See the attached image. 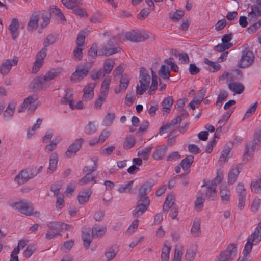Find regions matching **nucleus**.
Listing matches in <instances>:
<instances>
[{"label":"nucleus","instance_id":"25","mask_svg":"<svg viewBox=\"0 0 261 261\" xmlns=\"http://www.w3.org/2000/svg\"><path fill=\"white\" fill-rule=\"evenodd\" d=\"M167 150L166 147L158 146L152 154L153 158L156 160H162L164 157Z\"/></svg>","mask_w":261,"mask_h":261},{"label":"nucleus","instance_id":"64","mask_svg":"<svg viewBox=\"0 0 261 261\" xmlns=\"http://www.w3.org/2000/svg\"><path fill=\"white\" fill-rule=\"evenodd\" d=\"M184 12L181 10H177L171 17L175 22L178 21L184 16Z\"/></svg>","mask_w":261,"mask_h":261},{"label":"nucleus","instance_id":"44","mask_svg":"<svg viewBox=\"0 0 261 261\" xmlns=\"http://www.w3.org/2000/svg\"><path fill=\"white\" fill-rule=\"evenodd\" d=\"M251 190L253 193H261V178L252 181Z\"/></svg>","mask_w":261,"mask_h":261},{"label":"nucleus","instance_id":"45","mask_svg":"<svg viewBox=\"0 0 261 261\" xmlns=\"http://www.w3.org/2000/svg\"><path fill=\"white\" fill-rule=\"evenodd\" d=\"M255 150L251 146L247 145L244 149L243 161H248L253 156Z\"/></svg>","mask_w":261,"mask_h":261},{"label":"nucleus","instance_id":"42","mask_svg":"<svg viewBox=\"0 0 261 261\" xmlns=\"http://www.w3.org/2000/svg\"><path fill=\"white\" fill-rule=\"evenodd\" d=\"M151 149L152 147L148 146L144 149L139 150L137 152V155L143 160H147L151 153Z\"/></svg>","mask_w":261,"mask_h":261},{"label":"nucleus","instance_id":"40","mask_svg":"<svg viewBox=\"0 0 261 261\" xmlns=\"http://www.w3.org/2000/svg\"><path fill=\"white\" fill-rule=\"evenodd\" d=\"M193 162L194 156L192 155H189L181 161L180 166L184 170H187L190 168Z\"/></svg>","mask_w":261,"mask_h":261},{"label":"nucleus","instance_id":"32","mask_svg":"<svg viewBox=\"0 0 261 261\" xmlns=\"http://www.w3.org/2000/svg\"><path fill=\"white\" fill-rule=\"evenodd\" d=\"M107 231V228L106 226L98 227L94 226L93 227L92 229V237L94 238H97L101 237L103 236Z\"/></svg>","mask_w":261,"mask_h":261},{"label":"nucleus","instance_id":"12","mask_svg":"<svg viewBox=\"0 0 261 261\" xmlns=\"http://www.w3.org/2000/svg\"><path fill=\"white\" fill-rule=\"evenodd\" d=\"M32 88L34 90L41 91L49 88L50 86L44 75L37 76L30 84Z\"/></svg>","mask_w":261,"mask_h":261},{"label":"nucleus","instance_id":"21","mask_svg":"<svg viewBox=\"0 0 261 261\" xmlns=\"http://www.w3.org/2000/svg\"><path fill=\"white\" fill-rule=\"evenodd\" d=\"M19 23L18 20L15 18L12 19L10 24L9 26V30L12 35V38L14 40L18 36V28Z\"/></svg>","mask_w":261,"mask_h":261},{"label":"nucleus","instance_id":"8","mask_svg":"<svg viewBox=\"0 0 261 261\" xmlns=\"http://www.w3.org/2000/svg\"><path fill=\"white\" fill-rule=\"evenodd\" d=\"M125 37L128 40L134 42L144 41L150 37V34L145 32H138L132 30L125 33Z\"/></svg>","mask_w":261,"mask_h":261},{"label":"nucleus","instance_id":"49","mask_svg":"<svg viewBox=\"0 0 261 261\" xmlns=\"http://www.w3.org/2000/svg\"><path fill=\"white\" fill-rule=\"evenodd\" d=\"M159 74L163 79H169L170 76L169 68L165 65H163L159 70Z\"/></svg>","mask_w":261,"mask_h":261},{"label":"nucleus","instance_id":"43","mask_svg":"<svg viewBox=\"0 0 261 261\" xmlns=\"http://www.w3.org/2000/svg\"><path fill=\"white\" fill-rule=\"evenodd\" d=\"M50 13L52 15L58 17V18L62 20H65V17L61 12V10L56 6H52L49 8Z\"/></svg>","mask_w":261,"mask_h":261},{"label":"nucleus","instance_id":"10","mask_svg":"<svg viewBox=\"0 0 261 261\" xmlns=\"http://www.w3.org/2000/svg\"><path fill=\"white\" fill-rule=\"evenodd\" d=\"M36 175V173H34V172L31 169L22 170L15 176L14 181L19 185H22Z\"/></svg>","mask_w":261,"mask_h":261},{"label":"nucleus","instance_id":"37","mask_svg":"<svg viewBox=\"0 0 261 261\" xmlns=\"http://www.w3.org/2000/svg\"><path fill=\"white\" fill-rule=\"evenodd\" d=\"M173 102V99L171 96H168L165 98L162 102V106L163 112H165L167 113H169L170 111V108L172 106Z\"/></svg>","mask_w":261,"mask_h":261},{"label":"nucleus","instance_id":"1","mask_svg":"<svg viewBox=\"0 0 261 261\" xmlns=\"http://www.w3.org/2000/svg\"><path fill=\"white\" fill-rule=\"evenodd\" d=\"M155 184L153 179H149L144 182L138 190L137 198V206L133 210L132 215L138 218L144 213L149 206L150 200L147 194L151 191Z\"/></svg>","mask_w":261,"mask_h":261},{"label":"nucleus","instance_id":"33","mask_svg":"<svg viewBox=\"0 0 261 261\" xmlns=\"http://www.w3.org/2000/svg\"><path fill=\"white\" fill-rule=\"evenodd\" d=\"M62 4L68 9L80 7L82 5L81 0H61Z\"/></svg>","mask_w":261,"mask_h":261},{"label":"nucleus","instance_id":"29","mask_svg":"<svg viewBox=\"0 0 261 261\" xmlns=\"http://www.w3.org/2000/svg\"><path fill=\"white\" fill-rule=\"evenodd\" d=\"M16 106V103L14 101L9 103L3 114L5 118H10L13 116Z\"/></svg>","mask_w":261,"mask_h":261},{"label":"nucleus","instance_id":"7","mask_svg":"<svg viewBox=\"0 0 261 261\" xmlns=\"http://www.w3.org/2000/svg\"><path fill=\"white\" fill-rule=\"evenodd\" d=\"M237 253V247L234 244H231L225 250L221 252L215 261H232L236 256Z\"/></svg>","mask_w":261,"mask_h":261},{"label":"nucleus","instance_id":"48","mask_svg":"<svg viewBox=\"0 0 261 261\" xmlns=\"http://www.w3.org/2000/svg\"><path fill=\"white\" fill-rule=\"evenodd\" d=\"M114 61L112 60L107 59L105 60L103 65V73L105 74H108L110 73L114 67Z\"/></svg>","mask_w":261,"mask_h":261},{"label":"nucleus","instance_id":"4","mask_svg":"<svg viewBox=\"0 0 261 261\" xmlns=\"http://www.w3.org/2000/svg\"><path fill=\"white\" fill-rule=\"evenodd\" d=\"M93 61L86 62L84 65H79L76 68L75 71L71 74L70 80L74 83L81 81L86 77L93 65Z\"/></svg>","mask_w":261,"mask_h":261},{"label":"nucleus","instance_id":"24","mask_svg":"<svg viewBox=\"0 0 261 261\" xmlns=\"http://www.w3.org/2000/svg\"><path fill=\"white\" fill-rule=\"evenodd\" d=\"M58 154L56 153H54L50 155L49 166L47 169L48 173H51L55 171L58 163Z\"/></svg>","mask_w":261,"mask_h":261},{"label":"nucleus","instance_id":"6","mask_svg":"<svg viewBox=\"0 0 261 261\" xmlns=\"http://www.w3.org/2000/svg\"><path fill=\"white\" fill-rule=\"evenodd\" d=\"M171 208L170 214L172 219H175L178 214V210L176 204L175 203V197L173 194H167L165 201L163 207L164 212H168Z\"/></svg>","mask_w":261,"mask_h":261},{"label":"nucleus","instance_id":"27","mask_svg":"<svg viewBox=\"0 0 261 261\" xmlns=\"http://www.w3.org/2000/svg\"><path fill=\"white\" fill-rule=\"evenodd\" d=\"M129 83V79L125 76H123L121 77L120 80V85L118 89H116L115 90V92L116 94H118L122 91H125L128 86Z\"/></svg>","mask_w":261,"mask_h":261},{"label":"nucleus","instance_id":"38","mask_svg":"<svg viewBox=\"0 0 261 261\" xmlns=\"http://www.w3.org/2000/svg\"><path fill=\"white\" fill-rule=\"evenodd\" d=\"M191 233L194 237H198L200 234V222L199 220H195L193 222V224L191 229Z\"/></svg>","mask_w":261,"mask_h":261},{"label":"nucleus","instance_id":"31","mask_svg":"<svg viewBox=\"0 0 261 261\" xmlns=\"http://www.w3.org/2000/svg\"><path fill=\"white\" fill-rule=\"evenodd\" d=\"M228 88L230 90L238 94L243 93L245 89L244 85L239 82L229 84Z\"/></svg>","mask_w":261,"mask_h":261},{"label":"nucleus","instance_id":"11","mask_svg":"<svg viewBox=\"0 0 261 261\" xmlns=\"http://www.w3.org/2000/svg\"><path fill=\"white\" fill-rule=\"evenodd\" d=\"M254 54L252 51L247 49L242 51V56L238 66L240 68H244L249 66L253 62Z\"/></svg>","mask_w":261,"mask_h":261},{"label":"nucleus","instance_id":"23","mask_svg":"<svg viewBox=\"0 0 261 261\" xmlns=\"http://www.w3.org/2000/svg\"><path fill=\"white\" fill-rule=\"evenodd\" d=\"M39 14L38 12H34L30 17L28 23L27 28L29 30L36 28L38 25Z\"/></svg>","mask_w":261,"mask_h":261},{"label":"nucleus","instance_id":"36","mask_svg":"<svg viewBox=\"0 0 261 261\" xmlns=\"http://www.w3.org/2000/svg\"><path fill=\"white\" fill-rule=\"evenodd\" d=\"M82 238L84 242V246L85 249H87L91 243L92 238H94L92 237V234H91L90 231L83 232Z\"/></svg>","mask_w":261,"mask_h":261},{"label":"nucleus","instance_id":"55","mask_svg":"<svg viewBox=\"0 0 261 261\" xmlns=\"http://www.w3.org/2000/svg\"><path fill=\"white\" fill-rule=\"evenodd\" d=\"M97 130V127L94 122H89L84 128V132L88 135L93 134Z\"/></svg>","mask_w":261,"mask_h":261},{"label":"nucleus","instance_id":"26","mask_svg":"<svg viewBox=\"0 0 261 261\" xmlns=\"http://www.w3.org/2000/svg\"><path fill=\"white\" fill-rule=\"evenodd\" d=\"M37 99L36 96L33 95L28 96L26 98L23 102L21 104L20 108L18 109V112L20 113L23 112L29 105L33 104V103Z\"/></svg>","mask_w":261,"mask_h":261},{"label":"nucleus","instance_id":"57","mask_svg":"<svg viewBox=\"0 0 261 261\" xmlns=\"http://www.w3.org/2000/svg\"><path fill=\"white\" fill-rule=\"evenodd\" d=\"M95 177L94 176H92L89 175H86L83 177L81 179H80L79 181V184L80 185H84L90 181H94V183H96V181L95 180Z\"/></svg>","mask_w":261,"mask_h":261},{"label":"nucleus","instance_id":"39","mask_svg":"<svg viewBox=\"0 0 261 261\" xmlns=\"http://www.w3.org/2000/svg\"><path fill=\"white\" fill-rule=\"evenodd\" d=\"M115 119V115L114 113L109 112L103 119L102 124L105 126H111Z\"/></svg>","mask_w":261,"mask_h":261},{"label":"nucleus","instance_id":"19","mask_svg":"<svg viewBox=\"0 0 261 261\" xmlns=\"http://www.w3.org/2000/svg\"><path fill=\"white\" fill-rule=\"evenodd\" d=\"M241 168L239 166H236L231 168L228 173L227 182L228 185L233 184L241 172Z\"/></svg>","mask_w":261,"mask_h":261},{"label":"nucleus","instance_id":"28","mask_svg":"<svg viewBox=\"0 0 261 261\" xmlns=\"http://www.w3.org/2000/svg\"><path fill=\"white\" fill-rule=\"evenodd\" d=\"M117 253L118 250L116 246H113L107 248L105 253L107 260L110 261L114 258Z\"/></svg>","mask_w":261,"mask_h":261},{"label":"nucleus","instance_id":"60","mask_svg":"<svg viewBox=\"0 0 261 261\" xmlns=\"http://www.w3.org/2000/svg\"><path fill=\"white\" fill-rule=\"evenodd\" d=\"M232 46V43L225 44L224 43L219 44L214 47V50L217 51H224L225 50L228 49Z\"/></svg>","mask_w":261,"mask_h":261},{"label":"nucleus","instance_id":"54","mask_svg":"<svg viewBox=\"0 0 261 261\" xmlns=\"http://www.w3.org/2000/svg\"><path fill=\"white\" fill-rule=\"evenodd\" d=\"M205 199L202 196H198L195 201V208L197 212H200L202 210L203 207V203Z\"/></svg>","mask_w":261,"mask_h":261},{"label":"nucleus","instance_id":"9","mask_svg":"<svg viewBox=\"0 0 261 261\" xmlns=\"http://www.w3.org/2000/svg\"><path fill=\"white\" fill-rule=\"evenodd\" d=\"M115 42L114 39H110L107 45L101 46L99 51V55L109 56L119 52L120 48L117 45H115Z\"/></svg>","mask_w":261,"mask_h":261},{"label":"nucleus","instance_id":"46","mask_svg":"<svg viewBox=\"0 0 261 261\" xmlns=\"http://www.w3.org/2000/svg\"><path fill=\"white\" fill-rule=\"evenodd\" d=\"M171 247L165 244L162 250L161 261H169Z\"/></svg>","mask_w":261,"mask_h":261},{"label":"nucleus","instance_id":"58","mask_svg":"<svg viewBox=\"0 0 261 261\" xmlns=\"http://www.w3.org/2000/svg\"><path fill=\"white\" fill-rule=\"evenodd\" d=\"M74 243L73 240H70L64 242L61 247V250L66 253L68 252L73 246Z\"/></svg>","mask_w":261,"mask_h":261},{"label":"nucleus","instance_id":"13","mask_svg":"<svg viewBox=\"0 0 261 261\" xmlns=\"http://www.w3.org/2000/svg\"><path fill=\"white\" fill-rule=\"evenodd\" d=\"M47 49L46 48H42L36 55V61L32 67V72L36 73L42 66L43 59L46 57Z\"/></svg>","mask_w":261,"mask_h":261},{"label":"nucleus","instance_id":"47","mask_svg":"<svg viewBox=\"0 0 261 261\" xmlns=\"http://www.w3.org/2000/svg\"><path fill=\"white\" fill-rule=\"evenodd\" d=\"M152 83L150 87V89L148 91V93L150 95L153 94L154 91L156 90L158 82H157V76L155 73L152 70Z\"/></svg>","mask_w":261,"mask_h":261},{"label":"nucleus","instance_id":"35","mask_svg":"<svg viewBox=\"0 0 261 261\" xmlns=\"http://www.w3.org/2000/svg\"><path fill=\"white\" fill-rule=\"evenodd\" d=\"M136 143L135 138L132 136L126 137L123 143V147L124 149L128 150L133 148Z\"/></svg>","mask_w":261,"mask_h":261},{"label":"nucleus","instance_id":"5","mask_svg":"<svg viewBox=\"0 0 261 261\" xmlns=\"http://www.w3.org/2000/svg\"><path fill=\"white\" fill-rule=\"evenodd\" d=\"M140 86L136 87V93L142 95L149 88L150 83V76L144 68H141L139 77Z\"/></svg>","mask_w":261,"mask_h":261},{"label":"nucleus","instance_id":"63","mask_svg":"<svg viewBox=\"0 0 261 261\" xmlns=\"http://www.w3.org/2000/svg\"><path fill=\"white\" fill-rule=\"evenodd\" d=\"M35 248L33 245H29L23 252V256L26 258L30 257L35 252Z\"/></svg>","mask_w":261,"mask_h":261},{"label":"nucleus","instance_id":"34","mask_svg":"<svg viewBox=\"0 0 261 261\" xmlns=\"http://www.w3.org/2000/svg\"><path fill=\"white\" fill-rule=\"evenodd\" d=\"M204 63L208 65L207 69L212 71L213 72H217L220 69V65L216 62H212L207 58L203 59Z\"/></svg>","mask_w":261,"mask_h":261},{"label":"nucleus","instance_id":"61","mask_svg":"<svg viewBox=\"0 0 261 261\" xmlns=\"http://www.w3.org/2000/svg\"><path fill=\"white\" fill-rule=\"evenodd\" d=\"M258 105L257 102H255L250 108L246 111L243 120L249 118L252 116L255 112Z\"/></svg>","mask_w":261,"mask_h":261},{"label":"nucleus","instance_id":"17","mask_svg":"<svg viewBox=\"0 0 261 261\" xmlns=\"http://www.w3.org/2000/svg\"><path fill=\"white\" fill-rule=\"evenodd\" d=\"M84 142L82 138L75 140L69 145L67 150L65 152V156L67 158H71L75 155V153L80 150Z\"/></svg>","mask_w":261,"mask_h":261},{"label":"nucleus","instance_id":"30","mask_svg":"<svg viewBox=\"0 0 261 261\" xmlns=\"http://www.w3.org/2000/svg\"><path fill=\"white\" fill-rule=\"evenodd\" d=\"M91 191L90 188L85 191H82L78 196L77 199L80 204H83L87 202L91 194Z\"/></svg>","mask_w":261,"mask_h":261},{"label":"nucleus","instance_id":"22","mask_svg":"<svg viewBox=\"0 0 261 261\" xmlns=\"http://www.w3.org/2000/svg\"><path fill=\"white\" fill-rule=\"evenodd\" d=\"M95 87L94 84L90 83L86 86L83 89V99L88 101L92 99L94 96L93 89Z\"/></svg>","mask_w":261,"mask_h":261},{"label":"nucleus","instance_id":"3","mask_svg":"<svg viewBox=\"0 0 261 261\" xmlns=\"http://www.w3.org/2000/svg\"><path fill=\"white\" fill-rule=\"evenodd\" d=\"M47 225L49 229L46 234V238L47 239L54 238L64 230L72 229V226L61 222H50Z\"/></svg>","mask_w":261,"mask_h":261},{"label":"nucleus","instance_id":"20","mask_svg":"<svg viewBox=\"0 0 261 261\" xmlns=\"http://www.w3.org/2000/svg\"><path fill=\"white\" fill-rule=\"evenodd\" d=\"M181 121V117L180 116H177L175 119H173L170 123H168L162 126L160 128L159 134L161 136L163 134L167 133L169 130L171 129L173 126L180 123Z\"/></svg>","mask_w":261,"mask_h":261},{"label":"nucleus","instance_id":"15","mask_svg":"<svg viewBox=\"0 0 261 261\" xmlns=\"http://www.w3.org/2000/svg\"><path fill=\"white\" fill-rule=\"evenodd\" d=\"M85 39V37L81 33L78 34L76 38V47L73 51L74 58L78 61L82 60L83 57V44Z\"/></svg>","mask_w":261,"mask_h":261},{"label":"nucleus","instance_id":"56","mask_svg":"<svg viewBox=\"0 0 261 261\" xmlns=\"http://www.w3.org/2000/svg\"><path fill=\"white\" fill-rule=\"evenodd\" d=\"M59 74V72H58L56 69H52L49 70L45 75H44V76L47 81L49 83L50 81L56 78Z\"/></svg>","mask_w":261,"mask_h":261},{"label":"nucleus","instance_id":"14","mask_svg":"<svg viewBox=\"0 0 261 261\" xmlns=\"http://www.w3.org/2000/svg\"><path fill=\"white\" fill-rule=\"evenodd\" d=\"M18 58L14 56L13 59H8L3 62L0 65V73L3 75L8 74L13 65L18 63Z\"/></svg>","mask_w":261,"mask_h":261},{"label":"nucleus","instance_id":"41","mask_svg":"<svg viewBox=\"0 0 261 261\" xmlns=\"http://www.w3.org/2000/svg\"><path fill=\"white\" fill-rule=\"evenodd\" d=\"M93 162V165L92 167L86 166H85L83 169V173H85L86 175H89L95 171L97 168L98 165V159L97 158L94 159L92 160Z\"/></svg>","mask_w":261,"mask_h":261},{"label":"nucleus","instance_id":"62","mask_svg":"<svg viewBox=\"0 0 261 261\" xmlns=\"http://www.w3.org/2000/svg\"><path fill=\"white\" fill-rule=\"evenodd\" d=\"M111 132L107 129L103 130L98 139V141H100V143H102L104 141L110 136Z\"/></svg>","mask_w":261,"mask_h":261},{"label":"nucleus","instance_id":"59","mask_svg":"<svg viewBox=\"0 0 261 261\" xmlns=\"http://www.w3.org/2000/svg\"><path fill=\"white\" fill-rule=\"evenodd\" d=\"M102 74H103V77L105 76V73L102 69H100L98 70H94L90 73L91 78L93 81L98 80Z\"/></svg>","mask_w":261,"mask_h":261},{"label":"nucleus","instance_id":"51","mask_svg":"<svg viewBox=\"0 0 261 261\" xmlns=\"http://www.w3.org/2000/svg\"><path fill=\"white\" fill-rule=\"evenodd\" d=\"M133 180L129 181L127 184L121 185L118 189L120 193L130 192L133 188Z\"/></svg>","mask_w":261,"mask_h":261},{"label":"nucleus","instance_id":"53","mask_svg":"<svg viewBox=\"0 0 261 261\" xmlns=\"http://www.w3.org/2000/svg\"><path fill=\"white\" fill-rule=\"evenodd\" d=\"M57 41L56 37L53 34L48 35L43 42L44 47L46 48L50 45L53 44Z\"/></svg>","mask_w":261,"mask_h":261},{"label":"nucleus","instance_id":"18","mask_svg":"<svg viewBox=\"0 0 261 261\" xmlns=\"http://www.w3.org/2000/svg\"><path fill=\"white\" fill-rule=\"evenodd\" d=\"M219 195L221 202L224 204H227L230 201V191L229 187L222 184L219 186Z\"/></svg>","mask_w":261,"mask_h":261},{"label":"nucleus","instance_id":"50","mask_svg":"<svg viewBox=\"0 0 261 261\" xmlns=\"http://www.w3.org/2000/svg\"><path fill=\"white\" fill-rule=\"evenodd\" d=\"M205 194L209 200H214L217 197L216 189L207 186L206 187Z\"/></svg>","mask_w":261,"mask_h":261},{"label":"nucleus","instance_id":"16","mask_svg":"<svg viewBox=\"0 0 261 261\" xmlns=\"http://www.w3.org/2000/svg\"><path fill=\"white\" fill-rule=\"evenodd\" d=\"M11 206L24 215L30 216L33 214V208L27 203L22 202H16L11 204Z\"/></svg>","mask_w":261,"mask_h":261},{"label":"nucleus","instance_id":"2","mask_svg":"<svg viewBox=\"0 0 261 261\" xmlns=\"http://www.w3.org/2000/svg\"><path fill=\"white\" fill-rule=\"evenodd\" d=\"M261 241V222L259 223L254 232L249 236L243 250V255L246 256L252 250V246L257 245Z\"/></svg>","mask_w":261,"mask_h":261},{"label":"nucleus","instance_id":"52","mask_svg":"<svg viewBox=\"0 0 261 261\" xmlns=\"http://www.w3.org/2000/svg\"><path fill=\"white\" fill-rule=\"evenodd\" d=\"M236 192L238 197L246 196V190L243 183L238 182L236 186Z\"/></svg>","mask_w":261,"mask_h":261}]
</instances>
